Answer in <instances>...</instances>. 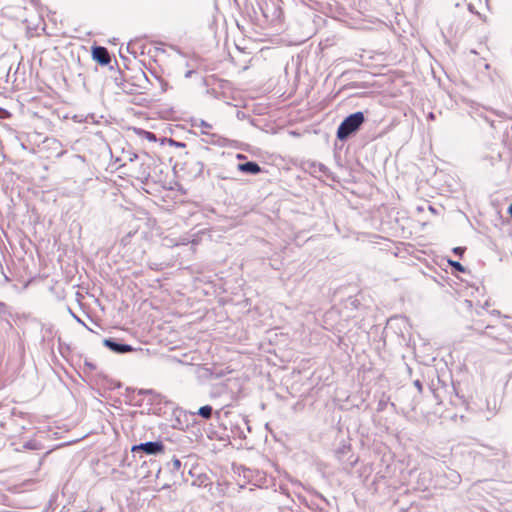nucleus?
I'll return each mask as SVG.
<instances>
[{
  "mask_svg": "<svg viewBox=\"0 0 512 512\" xmlns=\"http://www.w3.org/2000/svg\"><path fill=\"white\" fill-rule=\"evenodd\" d=\"M238 169L245 173L257 174L261 171L260 166L255 162L239 164Z\"/></svg>",
  "mask_w": 512,
  "mask_h": 512,
  "instance_id": "6",
  "label": "nucleus"
},
{
  "mask_svg": "<svg viewBox=\"0 0 512 512\" xmlns=\"http://www.w3.org/2000/svg\"><path fill=\"white\" fill-rule=\"evenodd\" d=\"M133 131L141 138H144L150 142H156V135L150 131H146L140 128H133Z\"/></svg>",
  "mask_w": 512,
  "mask_h": 512,
  "instance_id": "7",
  "label": "nucleus"
},
{
  "mask_svg": "<svg viewBox=\"0 0 512 512\" xmlns=\"http://www.w3.org/2000/svg\"><path fill=\"white\" fill-rule=\"evenodd\" d=\"M447 263L458 272L464 273L466 271L465 267L458 261L448 259Z\"/></svg>",
  "mask_w": 512,
  "mask_h": 512,
  "instance_id": "9",
  "label": "nucleus"
},
{
  "mask_svg": "<svg viewBox=\"0 0 512 512\" xmlns=\"http://www.w3.org/2000/svg\"><path fill=\"white\" fill-rule=\"evenodd\" d=\"M121 177L131 178L145 182L151 174V158L148 153H144V157L140 158L134 154L133 158L119 166Z\"/></svg>",
  "mask_w": 512,
  "mask_h": 512,
  "instance_id": "1",
  "label": "nucleus"
},
{
  "mask_svg": "<svg viewBox=\"0 0 512 512\" xmlns=\"http://www.w3.org/2000/svg\"><path fill=\"white\" fill-rule=\"evenodd\" d=\"M364 121L365 117L362 112H356L346 117L337 129L338 139H346L350 134L356 132Z\"/></svg>",
  "mask_w": 512,
  "mask_h": 512,
  "instance_id": "2",
  "label": "nucleus"
},
{
  "mask_svg": "<svg viewBox=\"0 0 512 512\" xmlns=\"http://www.w3.org/2000/svg\"><path fill=\"white\" fill-rule=\"evenodd\" d=\"M103 344L115 353H128L133 351V347L128 344H119L111 339H105Z\"/></svg>",
  "mask_w": 512,
  "mask_h": 512,
  "instance_id": "5",
  "label": "nucleus"
},
{
  "mask_svg": "<svg viewBox=\"0 0 512 512\" xmlns=\"http://www.w3.org/2000/svg\"><path fill=\"white\" fill-rule=\"evenodd\" d=\"M237 158L242 159V158H244V156L239 154V155H237Z\"/></svg>",
  "mask_w": 512,
  "mask_h": 512,
  "instance_id": "12",
  "label": "nucleus"
},
{
  "mask_svg": "<svg viewBox=\"0 0 512 512\" xmlns=\"http://www.w3.org/2000/svg\"><path fill=\"white\" fill-rule=\"evenodd\" d=\"M92 56L93 59L101 65H108L111 62L108 50L102 46L94 47L92 50Z\"/></svg>",
  "mask_w": 512,
  "mask_h": 512,
  "instance_id": "4",
  "label": "nucleus"
},
{
  "mask_svg": "<svg viewBox=\"0 0 512 512\" xmlns=\"http://www.w3.org/2000/svg\"><path fill=\"white\" fill-rule=\"evenodd\" d=\"M197 413L204 419L208 420L212 416L213 409L210 405H205L200 407Z\"/></svg>",
  "mask_w": 512,
  "mask_h": 512,
  "instance_id": "8",
  "label": "nucleus"
},
{
  "mask_svg": "<svg viewBox=\"0 0 512 512\" xmlns=\"http://www.w3.org/2000/svg\"><path fill=\"white\" fill-rule=\"evenodd\" d=\"M415 385H416V387L418 388V390H419V391H422V384L420 383V381H419V380H417V381L415 382Z\"/></svg>",
  "mask_w": 512,
  "mask_h": 512,
  "instance_id": "11",
  "label": "nucleus"
},
{
  "mask_svg": "<svg viewBox=\"0 0 512 512\" xmlns=\"http://www.w3.org/2000/svg\"><path fill=\"white\" fill-rule=\"evenodd\" d=\"M138 449L144 451L146 454L152 455L162 453L164 451V445L161 442H146L132 448L133 451Z\"/></svg>",
  "mask_w": 512,
  "mask_h": 512,
  "instance_id": "3",
  "label": "nucleus"
},
{
  "mask_svg": "<svg viewBox=\"0 0 512 512\" xmlns=\"http://www.w3.org/2000/svg\"><path fill=\"white\" fill-rule=\"evenodd\" d=\"M464 252H465V248L464 247H455V248H453V253H455L459 257H462Z\"/></svg>",
  "mask_w": 512,
  "mask_h": 512,
  "instance_id": "10",
  "label": "nucleus"
}]
</instances>
